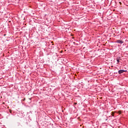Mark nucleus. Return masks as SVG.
Segmentation results:
<instances>
[{"mask_svg":"<svg viewBox=\"0 0 128 128\" xmlns=\"http://www.w3.org/2000/svg\"><path fill=\"white\" fill-rule=\"evenodd\" d=\"M75 104H76V103H74Z\"/></svg>","mask_w":128,"mask_h":128,"instance_id":"7","label":"nucleus"},{"mask_svg":"<svg viewBox=\"0 0 128 128\" xmlns=\"http://www.w3.org/2000/svg\"><path fill=\"white\" fill-rule=\"evenodd\" d=\"M118 74H122V72H124V70H118Z\"/></svg>","mask_w":128,"mask_h":128,"instance_id":"2","label":"nucleus"},{"mask_svg":"<svg viewBox=\"0 0 128 128\" xmlns=\"http://www.w3.org/2000/svg\"><path fill=\"white\" fill-rule=\"evenodd\" d=\"M116 42H118V44H124V42L120 40H118L116 41Z\"/></svg>","mask_w":128,"mask_h":128,"instance_id":"1","label":"nucleus"},{"mask_svg":"<svg viewBox=\"0 0 128 128\" xmlns=\"http://www.w3.org/2000/svg\"><path fill=\"white\" fill-rule=\"evenodd\" d=\"M117 62H120V60H117Z\"/></svg>","mask_w":128,"mask_h":128,"instance_id":"3","label":"nucleus"},{"mask_svg":"<svg viewBox=\"0 0 128 128\" xmlns=\"http://www.w3.org/2000/svg\"><path fill=\"white\" fill-rule=\"evenodd\" d=\"M23 100H24V101L26 100V98H24V99Z\"/></svg>","mask_w":128,"mask_h":128,"instance_id":"4","label":"nucleus"},{"mask_svg":"<svg viewBox=\"0 0 128 128\" xmlns=\"http://www.w3.org/2000/svg\"><path fill=\"white\" fill-rule=\"evenodd\" d=\"M120 4H122V2H120Z\"/></svg>","mask_w":128,"mask_h":128,"instance_id":"6","label":"nucleus"},{"mask_svg":"<svg viewBox=\"0 0 128 128\" xmlns=\"http://www.w3.org/2000/svg\"><path fill=\"white\" fill-rule=\"evenodd\" d=\"M10 112H11V113H12V110H10Z\"/></svg>","mask_w":128,"mask_h":128,"instance_id":"5","label":"nucleus"}]
</instances>
